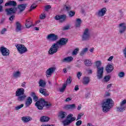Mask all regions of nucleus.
Returning a JSON list of instances; mask_svg holds the SVG:
<instances>
[{
	"label": "nucleus",
	"instance_id": "f257e3e1",
	"mask_svg": "<svg viewBox=\"0 0 126 126\" xmlns=\"http://www.w3.org/2000/svg\"><path fill=\"white\" fill-rule=\"evenodd\" d=\"M31 95L33 97V100H34V102H36L35 103V106H36L38 110H43L44 107L50 108L52 106L51 102L45 100L43 98H40L39 100V97L36 95V94L34 92H32Z\"/></svg>",
	"mask_w": 126,
	"mask_h": 126
},
{
	"label": "nucleus",
	"instance_id": "f03ea898",
	"mask_svg": "<svg viewBox=\"0 0 126 126\" xmlns=\"http://www.w3.org/2000/svg\"><path fill=\"white\" fill-rule=\"evenodd\" d=\"M114 106V101L112 98H107L105 102L102 104V111L103 113H108L111 108Z\"/></svg>",
	"mask_w": 126,
	"mask_h": 126
},
{
	"label": "nucleus",
	"instance_id": "7ed1b4c3",
	"mask_svg": "<svg viewBox=\"0 0 126 126\" xmlns=\"http://www.w3.org/2000/svg\"><path fill=\"white\" fill-rule=\"evenodd\" d=\"M73 117V114H72L68 115L66 117V119L63 122V126H68L70 124H71L72 122H74V121L76 120L75 117Z\"/></svg>",
	"mask_w": 126,
	"mask_h": 126
},
{
	"label": "nucleus",
	"instance_id": "20e7f679",
	"mask_svg": "<svg viewBox=\"0 0 126 126\" xmlns=\"http://www.w3.org/2000/svg\"><path fill=\"white\" fill-rule=\"evenodd\" d=\"M15 47L19 54H21V55L26 53L28 51L27 48H26L23 44H17L15 45Z\"/></svg>",
	"mask_w": 126,
	"mask_h": 126
},
{
	"label": "nucleus",
	"instance_id": "39448f33",
	"mask_svg": "<svg viewBox=\"0 0 126 126\" xmlns=\"http://www.w3.org/2000/svg\"><path fill=\"white\" fill-rule=\"evenodd\" d=\"M58 50H59V45L57 43H53L48 51V54L49 55H54L58 52Z\"/></svg>",
	"mask_w": 126,
	"mask_h": 126
},
{
	"label": "nucleus",
	"instance_id": "423d86ee",
	"mask_svg": "<svg viewBox=\"0 0 126 126\" xmlns=\"http://www.w3.org/2000/svg\"><path fill=\"white\" fill-rule=\"evenodd\" d=\"M90 39V33L89 32V29H86L82 36V41H88Z\"/></svg>",
	"mask_w": 126,
	"mask_h": 126
},
{
	"label": "nucleus",
	"instance_id": "0eeeda50",
	"mask_svg": "<svg viewBox=\"0 0 126 126\" xmlns=\"http://www.w3.org/2000/svg\"><path fill=\"white\" fill-rule=\"evenodd\" d=\"M0 52L2 56H3V57L9 56V54H10L9 50L3 46H1L0 48Z\"/></svg>",
	"mask_w": 126,
	"mask_h": 126
},
{
	"label": "nucleus",
	"instance_id": "6e6552de",
	"mask_svg": "<svg viewBox=\"0 0 126 126\" xmlns=\"http://www.w3.org/2000/svg\"><path fill=\"white\" fill-rule=\"evenodd\" d=\"M103 74H104V67L97 68V77L98 79H102L103 78Z\"/></svg>",
	"mask_w": 126,
	"mask_h": 126
},
{
	"label": "nucleus",
	"instance_id": "1a4fd4ad",
	"mask_svg": "<svg viewBox=\"0 0 126 126\" xmlns=\"http://www.w3.org/2000/svg\"><path fill=\"white\" fill-rule=\"evenodd\" d=\"M17 10V8L16 7L8 8L5 9L7 15H12V14H14L16 12Z\"/></svg>",
	"mask_w": 126,
	"mask_h": 126
},
{
	"label": "nucleus",
	"instance_id": "9d476101",
	"mask_svg": "<svg viewBox=\"0 0 126 126\" xmlns=\"http://www.w3.org/2000/svg\"><path fill=\"white\" fill-rule=\"evenodd\" d=\"M66 15L63 14V15H57L55 16L56 20H59L60 22L62 23V22H64L65 20H66Z\"/></svg>",
	"mask_w": 126,
	"mask_h": 126
},
{
	"label": "nucleus",
	"instance_id": "9b49d317",
	"mask_svg": "<svg viewBox=\"0 0 126 126\" xmlns=\"http://www.w3.org/2000/svg\"><path fill=\"white\" fill-rule=\"evenodd\" d=\"M126 104V99H124L120 103V107L117 108V111L118 112H124L126 111V105H125Z\"/></svg>",
	"mask_w": 126,
	"mask_h": 126
},
{
	"label": "nucleus",
	"instance_id": "f8f14e48",
	"mask_svg": "<svg viewBox=\"0 0 126 126\" xmlns=\"http://www.w3.org/2000/svg\"><path fill=\"white\" fill-rule=\"evenodd\" d=\"M106 13H107V8L104 7L99 9L96 13V14L99 17H102L104 16Z\"/></svg>",
	"mask_w": 126,
	"mask_h": 126
},
{
	"label": "nucleus",
	"instance_id": "ddd939ff",
	"mask_svg": "<svg viewBox=\"0 0 126 126\" xmlns=\"http://www.w3.org/2000/svg\"><path fill=\"white\" fill-rule=\"evenodd\" d=\"M68 42V39L65 38H62L58 41H57L56 44H57L58 45H60V46H65V45H66V44H67Z\"/></svg>",
	"mask_w": 126,
	"mask_h": 126
},
{
	"label": "nucleus",
	"instance_id": "4468645a",
	"mask_svg": "<svg viewBox=\"0 0 126 126\" xmlns=\"http://www.w3.org/2000/svg\"><path fill=\"white\" fill-rule=\"evenodd\" d=\"M47 39L52 41H57L59 39V36L55 33H50L47 36Z\"/></svg>",
	"mask_w": 126,
	"mask_h": 126
},
{
	"label": "nucleus",
	"instance_id": "2eb2a0df",
	"mask_svg": "<svg viewBox=\"0 0 126 126\" xmlns=\"http://www.w3.org/2000/svg\"><path fill=\"white\" fill-rule=\"evenodd\" d=\"M55 70H56V68L55 67H50L48 68L46 71V75L47 77L52 76V74L55 72Z\"/></svg>",
	"mask_w": 126,
	"mask_h": 126
},
{
	"label": "nucleus",
	"instance_id": "dca6fc26",
	"mask_svg": "<svg viewBox=\"0 0 126 126\" xmlns=\"http://www.w3.org/2000/svg\"><path fill=\"white\" fill-rule=\"evenodd\" d=\"M119 32L121 34L124 33L126 31V26L125 23H121L119 24Z\"/></svg>",
	"mask_w": 126,
	"mask_h": 126
},
{
	"label": "nucleus",
	"instance_id": "f3484780",
	"mask_svg": "<svg viewBox=\"0 0 126 126\" xmlns=\"http://www.w3.org/2000/svg\"><path fill=\"white\" fill-rule=\"evenodd\" d=\"M24 92H25V91L24 90V89L23 88H19L17 89V91L16 92V96H21L22 95H24Z\"/></svg>",
	"mask_w": 126,
	"mask_h": 126
},
{
	"label": "nucleus",
	"instance_id": "a211bd4d",
	"mask_svg": "<svg viewBox=\"0 0 126 126\" xmlns=\"http://www.w3.org/2000/svg\"><path fill=\"white\" fill-rule=\"evenodd\" d=\"M105 70L108 73H110L114 70V66L111 64H108L105 68Z\"/></svg>",
	"mask_w": 126,
	"mask_h": 126
},
{
	"label": "nucleus",
	"instance_id": "6ab92c4d",
	"mask_svg": "<svg viewBox=\"0 0 126 126\" xmlns=\"http://www.w3.org/2000/svg\"><path fill=\"white\" fill-rule=\"evenodd\" d=\"M17 5V3L15 1H9L5 3V6H14Z\"/></svg>",
	"mask_w": 126,
	"mask_h": 126
},
{
	"label": "nucleus",
	"instance_id": "aec40b11",
	"mask_svg": "<svg viewBox=\"0 0 126 126\" xmlns=\"http://www.w3.org/2000/svg\"><path fill=\"white\" fill-rule=\"evenodd\" d=\"M73 61V57L71 56H69L66 57L62 60V63H71Z\"/></svg>",
	"mask_w": 126,
	"mask_h": 126
},
{
	"label": "nucleus",
	"instance_id": "412c9836",
	"mask_svg": "<svg viewBox=\"0 0 126 126\" xmlns=\"http://www.w3.org/2000/svg\"><path fill=\"white\" fill-rule=\"evenodd\" d=\"M26 7H27V4H21L18 5V8L19 9L20 12L24 11Z\"/></svg>",
	"mask_w": 126,
	"mask_h": 126
},
{
	"label": "nucleus",
	"instance_id": "4be33fe9",
	"mask_svg": "<svg viewBox=\"0 0 126 126\" xmlns=\"http://www.w3.org/2000/svg\"><path fill=\"white\" fill-rule=\"evenodd\" d=\"M32 98L30 96L28 97L25 101V106L26 107H29L32 104Z\"/></svg>",
	"mask_w": 126,
	"mask_h": 126
},
{
	"label": "nucleus",
	"instance_id": "5701e85b",
	"mask_svg": "<svg viewBox=\"0 0 126 126\" xmlns=\"http://www.w3.org/2000/svg\"><path fill=\"white\" fill-rule=\"evenodd\" d=\"M22 30V25L19 21L16 23V32H19Z\"/></svg>",
	"mask_w": 126,
	"mask_h": 126
},
{
	"label": "nucleus",
	"instance_id": "b1692460",
	"mask_svg": "<svg viewBox=\"0 0 126 126\" xmlns=\"http://www.w3.org/2000/svg\"><path fill=\"white\" fill-rule=\"evenodd\" d=\"M30 19H31V18H29L26 20L25 26L27 28H30V27H32V25H33V24Z\"/></svg>",
	"mask_w": 126,
	"mask_h": 126
},
{
	"label": "nucleus",
	"instance_id": "393cba45",
	"mask_svg": "<svg viewBox=\"0 0 126 126\" xmlns=\"http://www.w3.org/2000/svg\"><path fill=\"white\" fill-rule=\"evenodd\" d=\"M90 82V78L89 77L85 76L83 77L82 83L84 85H87Z\"/></svg>",
	"mask_w": 126,
	"mask_h": 126
},
{
	"label": "nucleus",
	"instance_id": "a878e982",
	"mask_svg": "<svg viewBox=\"0 0 126 126\" xmlns=\"http://www.w3.org/2000/svg\"><path fill=\"white\" fill-rule=\"evenodd\" d=\"M39 92L41 93V94L44 95V96H45V97H47V96H49V93L46 92V89H44V88H40L39 89Z\"/></svg>",
	"mask_w": 126,
	"mask_h": 126
},
{
	"label": "nucleus",
	"instance_id": "bb28decb",
	"mask_svg": "<svg viewBox=\"0 0 126 126\" xmlns=\"http://www.w3.org/2000/svg\"><path fill=\"white\" fill-rule=\"evenodd\" d=\"M76 108V106L75 105V104H69L65 106V108L66 110H74Z\"/></svg>",
	"mask_w": 126,
	"mask_h": 126
},
{
	"label": "nucleus",
	"instance_id": "cd10ccee",
	"mask_svg": "<svg viewBox=\"0 0 126 126\" xmlns=\"http://www.w3.org/2000/svg\"><path fill=\"white\" fill-rule=\"evenodd\" d=\"M17 97V100L19 102H23V101L26 99V97H27V96L25 94H22V95L18 96Z\"/></svg>",
	"mask_w": 126,
	"mask_h": 126
},
{
	"label": "nucleus",
	"instance_id": "c85d7f7f",
	"mask_svg": "<svg viewBox=\"0 0 126 126\" xmlns=\"http://www.w3.org/2000/svg\"><path fill=\"white\" fill-rule=\"evenodd\" d=\"M50 118L47 116H43L40 117V121L41 123H45L46 122H49L50 121Z\"/></svg>",
	"mask_w": 126,
	"mask_h": 126
},
{
	"label": "nucleus",
	"instance_id": "c756f323",
	"mask_svg": "<svg viewBox=\"0 0 126 126\" xmlns=\"http://www.w3.org/2000/svg\"><path fill=\"white\" fill-rule=\"evenodd\" d=\"M22 121L24 123H29L30 121H32V118L31 117L28 116L27 117H22Z\"/></svg>",
	"mask_w": 126,
	"mask_h": 126
},
{
	"label": "nucleus",
	"instance_id": "7c9ffc66",
	"mask_svg": "<svg viewBox=\"0 0 126 126\" xmlns=\"http://www.w3.org/2000/svg\"><path fill=\"white\" fill-rule=\"evenodd\" d=\"M38 84L39 87H41L42 88H45V87H46V82H45V81L40 79L38 82Z\"/></svg>",
	"mask_w": 126,
	"mask_h": 126
},
{
	"label": "nucleus",
	"instance_id": "2f4dec72",
	"mask_svg": "<svg viewBox=\"0 0 126 126\" xmlns=\"http://www.w3.org/2000/svg\"><path fill=\"white\" fill-rule=\"evenodd\" d=\"M66 112L63 111H60L59 112L58 117L59 118H60V119H64V118L66 117Z\"/></svg>",
	"mask_w": 126,
	"mask_h": 126
},
{
	"label": "nucleus",
	"instance_id": "473e14b6",
	"mask_svg": "<svg viewBox=\"0 0 126 126\" xmlns=\"http://www.w3.org/2000/svg\"><path fill=\"white\" fill-rule=\"evenodd\" d=\"M82 23V21H81V19H80V18L77 19L76 20V23L75 25V27H76L77 28L80 27V26H81Z\"/></svg>",
	"mask_w": 126,
	"mask_h": 126
},
{
	"label": "nucleus",
	"instance_id": "72a5a7b5",
	"mask_svg": "<svg viewBox=\"0 0 126 126\" xmlns=\"http://www.w3.org/2000/svg\"><path fill=\"white\" fill-rule=\"evenodd\" d=\"M21 75V73H20V71H19L14 72L13 73V77H15V78H18V77H20Z\"/></svg>",
	"mask_w": 126,
	"mask_h": 126
},
{
	"label": "nucleus",
	"instance_id": "f704fd0d",
	"mask_svg": "<svg viewBox=\"0 0 126 126\" xmlns=\"http://www.w3.org/2000/svg\"><path fill=\"white\" fill-rule=\"evenodd\" d=\"M84 63L86 66H91V65H92V62H91V60H86Z\"/></svg>",
	"mask_w": 126,
	"mask_h": 126
},
{
	"label": "nucleus",
	"instance_id": "c9c22d12",
	"mask_svg": "<svg viewBox=\"0 0 126 126\" xmlns=\"http://www.w3.org/2000/svg\"><path fill=\"white\" fill-rule=\"evenodd\" d=\"M110 79H111V76L110 75L105 76L103 78V80L105 82L110 81Z\"/></svg>",
	"mask_w": 126,
	"mask_h": 126
},
{
	"label": "nucleus",
	"instance_id": "e433bc0d",
	"mask_svg": "<svg viewBox=\"0 0 126 126\" xmlns=\"http://www.w3.org/2000/svg\"><path fill=\"white\" fill-rule=\"evenodd\" d=\"M88 51V48H85L83 49V50L80 52V56H83L85 55V53Z\"/></svg>",
	"mask_w": 126,
	"mask_h": 126
},
{
	"label": "nucleus",
	"instance_id": "4c0bfd02",
	"mask_svg": "<svg viewBox=\"0 0 126 126\" xmlns=\"http://www.w3.org/2000/svg\"><path fill=\"white\" fill-rule=\"evenodd\" d=\"M79 51V48H77L73 51L72 54L73 55V56H76Z\"/></svg>",
	"mask_w": 126,
	"mask_h": 126
},
{
	"label": "nucleus",
	"instance_id": "58836bf2",
	"mask_svg": "<svg viewBox=\"0 0 126 126\" xmlns=\"http://www.w3.org/2000/svg\"><path fill=\"white\" fill-rule=\"evenodd\" d=\"M37 7V5L35 3H33L32 4L31 6L30 11H32L33 9H35Z\"/></svg>",
	"mask_w": 126,
	"mask_h": 126
},
{
	"label": "nucleus",
	"instance_id": "ea45409f",
	"mask_svg": "<svg viewBox=\"0 0 126 126\" xmlns=\"http://www.w3.org/2000/svg\"><path fill=\"white\" fill-rule=\"evenodd\" d=\"M65 88H66V83L63 84L62 88L60 89V92H64Z\"/></svg>",
	"mask_w": 126,
	"mask_h": 126
},
{
	"label": "nucleus",
	"instance_id": "a19ab883",
	"mask_svg": "<svg viewBox=\"0 0 126 126\" xmlns=\"http://www.w3.org/2000/svg\"><path fill=\"white\" fill-rule=\"evenodd\" d=\"M68 13L70 17H72V16H74V15H75V12L74 11H70L68 12Z\"/></svg>",
	"mask_w": 126,
	"mask_h": 126
},
{
	"label": "nucleus",
	"instance_id": "79ce46f5",
	"mask_svg": "<svg viewBox=\"0 0 126 126\" xmlns=\"http://www.w3.org/2000/svg\"><path fill=\"white\" fill-rule=\"evenodd\" d=\"M23 107H24V104H22L15 107V109L16 111H18V110H20V109H21V108H23Z\"/></svg>",
	"mask_w": 126,
	"mask_h": 126
},
{
	"label": "nucleus",
	"instance_id": "37998d69",
	"mask_svg": "<svg viewBox=\"0 0 126 126\" xmlns=\"http://www.w3.org/2000/svg\"><path fill=\"white\" fill-rule=\"evenodd\" d=\"M101 64H102L101 61H96L95 62V65H96L97 68H100L101 66Z\"/></svg>",
	"mask_w": 126,
	"mask_h": 126
},
{
	"label": "nucleus",
	"instance_id": "c03bdc74",
	"mask_svg": "<svg viewBox=\"0 0 126 126\" xmlns=\"http://www.w3.org/2000/svg\"><path fill=\"white\" fill-rule=\"evenodd\" d=\"M125 75H126V74L125 73V72L123 71L120 72L118 74V76L120 78H122V77H124Z\"/></svg>",
	"mask_w": 126,
	"mask_h": 126
},
{
	"label": "nucleus",
	"instance_id": "a18cd8bd",
	"mask_svg": "<svg viewBox=\"0 0 126 126\" xmlns=\"http://www.w3.org/2000/svg\"><path fill=\"white\" fill-rule=\"evenodd\" d=\"M83 116H84V112L79 113L78 115L77 121L78 120H80L81 119V117H83Z\"/></svg>",
	"mask_w": 126,
	"mask_h": 126
},
{
	"label": "nucleus",
	"instance_id": "49530a36",
	"mask_svg": "<svg viewBox=\"0 0 126 126\" xmlns=\"http://www.w3.org/2000/svg\"><path fill=\"white\" fill-rule=\"evenodd\" d=\"M71 81H72V80L70 78V77H69V78H68L66 81V86L68 84H70V83H71Z\"/></svg>",
	"mask_w": 126,
	"mask_h": 126
},
{
	"label": "nucleus",
	"instance_id": "de8ad7c7",
	"mask_svg": "<svg viewBox=\"0 0 126 126\" xmlns=\"http://www.w3.org/2000/svg\"><path fill=\"white\" fill-rule=\"evenodd\" d=\"M50 8H52V6L50 5H47L45 6V11H48Z\"/></svg>",
	"mask_w": 126,
	"mask_h": 126
},
{
	"label": "nucleus",
	"instance_id": "09e8293b",
	"mask_svg": "<svg viewBox=\"0 0 126 126\" xmlns=\"http://www.w3.org/2000/svg\"><path fill=\"white\" fill-rule=\"evenodd\" d=\"M82 124V121H81V120H79L77 121L76 123V126H81Z\"/></svg>",
	"mask_w": 126,
	"mask_h": 126
},
{
	"label": "nucleus",
	"instance_id": "8fccbe9b",
	"mask_svg": "<svg viewBox=\"0 0 126 126\" xmlns=\"http://www.w3.org/2000/svg\"><path fill=\"white\" fill-rule=\"evenodd\" d=\"M46 18V14H41L40 15V19H45Z\"/></svg>",
	"mask_w": 126,
	"mask_h": 126
},
{
	"label": "nucleus",
	"instance_id": "3c124183",
	"mask_svg": "<svg viewBox=\"0 0 126 126\" xmlns=\"http://www.w3.org/2000/svg\"><path fill=\"white\" fill-rule=\"evenodd\" d=\"M81 75H82V73H81V72H78L77 74V76L78 79H80V77H81Z\"/></svg>",
	"mask_w": 126,
	"mask_h": 126
},
{
	"label": "nucleus",
	"instance_id": "603ef678",
	"mask_svg": "<svg viewBox=\"0 0 126 126\" xmlns=\"http://www.w3.org/2000/svg\"><path fill=\"white\" fill-rule=\"evenodd\" d=\"M6 31H7L6 29V28H4V29H3L1 31L0 33H1V34L2 35H3V34H4V33H5V32H6Z\"/></svg>",
	"mask_w": 126,
	"mask_h": 126
},
{
	"label": "nucleus",
	"instance_id": "864d4df0",
	"mask_svg": "<svg viewBox=\"0 0 126 126\" xmlns=\"http://www.w3.org/2000/svg\"><path fill=\"white\" fill-rule=\"evenodd\" d=\"M71 9V7L70 6H66V11H68V12H69V11Z\"/></svg>",
	"mask_w": 126,
	"mask_h": 126
},
{
	"label": "nucleus",
	"instance_id": "5fc2aeb1",
	"mask_svg": "<svg viewBox=\"0 0 126 126\" xmlns=\"http://www.w3.org/2000/svg\"><path fill=\"white\" fill-rule=\"evenodd\" d=\"M75 91H78L79 90V87H78V85H76L74 88Z\"/></svg>",
	"mask_w": 126,
	"mask_h": 126
},
{
	"label": "nucleus",
	"instance_id": "6e6d98bb",
	"mask_svg": "<svg viewBox=\"0 0 126 126\" xmlns=\"http://www.w3.org/2000/svg\"><path fill=\"white\" fill-rule=\"evenodd\" d=\"M14 17H15L14 15H12L9 18V20H10V21H12Z\"/></svg>",
	"mask_w": 126,
	"mask_h": 126
},
{
	"label": "nucleus",
	"instance_id": "4d7b16f0",
	"mask_svg": "<svg viewBox=\"0 0 126 126\" xmlns=\"http://www.w3.org/2000/svg\"><path fill=\"white\" fill-rule=\"evenodd\" d=\"M69 29V26H65L63 28V30L65 31V30H68Z\"/></svg>",
	"mask_w": 126,
	"mask_h": 126
},
{
	"label": "nucleus",
	"instance_id": "13d9d810",
	"mask_svg": "<svg viewBox=\"0 0 126 126\" xmlns=\"http://www.w3.org/2000/svg\"><path fill=\"white\" fill-rule=\"evenodd\" d=\"M113 59H114V56H110L107 60V61H108V62H111V61H112Z\"/></svg>",
	"mask_w": 126,
	"mask_h": 126
},
{
	"label": "nucleus",
	"instance_id": "bf43d9fd",
	"mask_svg": "<svg viewBox=\"0 0 126 126\" xmlns=\"http://www.w3.org/2000/svg\"><path fill=\"white\" fill-rule=\"evenodd\" d=\"M3 11V7L0 5V12H2Z\"/></svg>",
	"mask_w": 126,
	"mask_h": 126
},
{
	"label": "nucleus",
	"instance_id": "052dcab7",
	"mask_svg": "<svg viewBox=\"0 0 126 126\" xmlns=\"http://www.w3.org/2000/svg\"><path fill=\"white\" fill-rule=\"evenodd\" d=\"M69 101H71V98L68 97L65 99V102H69Z\"/></svg>",
	"mask_w": 126,
	"mask_h": 126
},
{
	"label": "nucleus",
	"instance_id": "680f3d73",
	"mask_svg": "<svg viewBox=\"0 0 126 126\" xmlns=\"http://www.w3.org/2000/svg\"><path fill=\"white\" fill-rule=\"evenodd\" d=\"M25 84H26V82H24L21 84L22 87H25Z\"/></svg>",
	"mask_w": 126,
	"mask_h": 126
},
{
	"label": "nucleus",
	"instance_id": "e2e57ef3",
	"mask_svg": "<svg viewBox=\"0 0 126 126\" xmlns=\"http://www.w3.org/2000/svg\"><path fill=\"white\" fill-rule=\"evenodd\" d=\"M4 20H5V19H4V18H2V19H1V21H0V24H2V23H3V22H4Z\"/></svg>",
	"mask_w": 126,
	"mask_h": 126
},
{
	"label": "nucleus",
	"instance_id": "0e129e2a",
	"mask_svg": "<svg viewBox=\"0 0 126 126\" xmlns=\"http://www.w3.org/2000/svg\"><path fill=\"white\" fill-rule=\"evenodd\" d=\"M111 87H112V84H110L107 85V89H109V88H111Z\"/></svg>",
	"mask_w": 126,
	"mask_h": 126
},
{
	"label": "nucleus",
	"instance_id": "69168bd1",
	"mask_svg": "<svg viewBox=\"0 0 126 126\" xmlns=\"http://www.w3.org/2000/svg\"><path fill=\"white\" fill-rule=\"evenodd\" d=\"M77 110L78 111H80V110H81V104H80L79 105H78Z\"/></svg>",
	"mask_w": 126,
	"mask_h": 126
},
{
	"label": "nucleus",
	"instance_id": "338daca9",
	"mask_svg": "<svg viewBox=\"0 0 126 126\" xmlns=\"http://www.w3.org/2000/svg\"><path fill=\"white\" fill-rule=\"evenodd\" d=\"M111 95V94L109 92H106V94H105V96L106 97H108V96H110Z\"/></svg>",
	"mask_w": 126,
	"mask_h": 126
},
{
	"label": "nucleus",
	"instance_id": "774afa93",
	"mask_svg": "<svg viewBox=\"0 0 126 126\" xmlns=\"http://www.w3.org/2000/svg\"><path fill=\"white\" fill-rule=\"evenodd\" d=\"M92 70L91 69H89L88 70V73H89V74H92Z\"/></svg>",
	"mask_w": 126,
	"mask_h": 126
}]
</instances>
